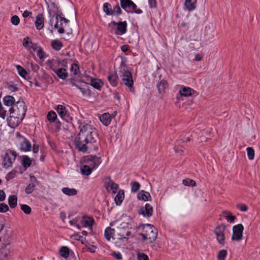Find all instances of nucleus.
Wrapping results in <instances>:
<instances>
[{
	"mask_svg": "<svg viewBox=\"0 0 260 260\" xmlns=\"http://www.w3.org/2000/svg\"><path fill=\"white\" fill-rule=\"evenodd\" d=\"M119 76L121 79V84H124L125 86L131 88L134 84V81L131 73L126 67H121L119 70Z\"/></svg>",
	"mask_w": 260,
	"mask_h": 260,
	"instance_id": "obj_5",
	"label": "nucleus"
},
{
	"mask_svg": "<svg viewBox=\"0 0 260 260\" xmlns=\"http://www.w3.org/2000/svg\"><path fill=\"white\" fill-rule=\"evenodd\" d=\"M103 9L104 12L107 15H112V8L111 7V6L107 3H105L103 5Z\"/></svg>",
	"mask_w": 260,
	"mask_h": 260,
	"instance_id": "obj_35",
	"label": "nucleus"
},
{
	"mask_svg": "<svg viewBox=\"0 0 260 260\" xmlns=\"http://www.w3.org/2000/svg\"><path fill=\"white\" fill-rule=\"evenodd\" d=\"M90 84L92 87L98 90H100L103 86V82L99 79H91Z\"/></svg>",
	"mask_w": 260,
	"mask_h": 260,
	"instance_id": "obj_26",
	"label": "nucleus"
},
{
	"mask_svg": "<svg viewBox=\"0 0 260 260\" xmlns=\"http://www.w3.org/2000/svg\"><path fill=\"white\" fill-rule=\"evenodd\" d=\"M150 7L151 8H155L157 6L156 0H149L148 1Z\"/></svg>",
	"mask_w": 260,
	"mask_h": 260,
	"instance_id": "obj_57",
	"label": "nucleus"
},
{
	"mask_svg": "<svg viewBox=\"0 0 260 260\" xmlns=\"http://www.w3.org/2000/svg\"><path fill=\"white\" fill-rule=\"evenodd\" d=\"M6 88L10 92H15L18 90L17 85L12 82L8 83Z\"/></svg>",
	"mask_w": 260,
	"mask_h": 260,
	"instance_id": "obj_39",
	"label": "nucleus"
},
{
	"mask_svg": "<svg viewBox=\"0 0 260 260\" xmlns=\"http://www.w3.org/2000/svg\"><path fill=\"white\" fill-rule=\"evenodd\" d=\"M143 232L140 234L144 241L147 243H151L154 242L156 238L157 229L152 225L146 224L143 225Z\"/></svg>",
	"mask_w": 260,
	"mask_h": 260,
	"instance_id": "obj_4",
	"label": "nucleus"
},
{
	"mask_svg": "<svg viewBox=\"0 0 260 260\" xmlns=\"http://www.w3.org/2000/svg\"><path fill=\"white\" fill-rule=\"evenodd\" d=\"M105 231V237L109 241L112 238L122 242L126 241L129 238L134 237L136 226L133 222H126L121 220H115L110 224Z\"/></svg>",
	"mask_w": 260,
	"mask_h": 260,
	"instance_id": "obj_1",
	"label": "nucleus"
},
{
	"mask_svg": "<svg viewBox=\"0 0 260 260\" xmlns=\"http://www.w3.org/2000/svg\"><path fill=\"white\" fill-rule=\"evenodd\" d=\"M193 91L190 87L180 86L179 93L181 96H188L191 95L192 91Z\"/></svg>",
	"mask_w": 260,
	"mask_h": 260,
	"instance_id": "obj_22",
	"label": "nucleus"
},
{
	"mask_svg": "<svg viewBox=\"0 0 260 260\" xmlns=\"http://www.w3.org/2000/svg\"><path fill=\"white\" fill-rule=\"evenodd\" d=\"M92 169L89 165H84L81 167L80 171L81 173L84 175L88 176L90 175L92 172Z\"/></svg>",
	"mask_w": 260,
	"mask_h": 260,
	"instance_id": "obj_31",
	"label": "nucleus"
},
{
	"mask_svg": "<svg viewBox=\"0 0 260 260\" xmlns=\"http://www.w3.org/2000/svg\"><path fill=\"white\" fill-rule=\"evenodd\" d=\"M62 192L68 196H75L77 193V191L75 188H70L69 187H63L61 189Z\"/></svg>",
	"mask_w": 260,
	"mask_h": 260,
	"instance_id": "obj_29",
	"label": "nucleus"
},
{
	"mask_svg": "<svg viewBox=\"0 0 260 260\" xmlns=\"http://www.w3.org/2000/svg\"><path fill=\"white\" fill-rule=\"evenodd\" d=\"M104 185L106 189L109 192L116 193L119 188L118 185L114 182L109 177L104 178Z\"/></svg>",
	"mask_w": 260,
	"mask_h": 260,
	"instance_id": "obj_11",
	"label": "nucleus"
},
{
	"mask_svg": "<svg viewBox=\"0 0 260 260\" xmlns=\"http://www.w3.org/2000/svg\"><path fill=\"white\" fill-rule=\"evenodd\" d=\"M183 184L185 186H194L196 185V182L190 179H186L183 180Z\"/></svg>",
	"mask_w": 260,
	"mask_h": 260,
	"instance_id": "obj_45",
	"label": "nucleus"
},
{
	"mask_svg": "<svg viewBox=\"0 0 260 260\" xmlns=\"http://www.w3.org/2000/svg\"><path fill=\"white\" fill-rule=\"evenodd\" d=\"M16 68L19 75L22 78H25L27 75L26 71L20 65H16Z\"/></svg>",
	"mask_w": 260,
	"mask_h": 260,
	"instance_id": "obj_36",
	"label": "nucleus"
},
{
	"mask_svg": "<svg viewBox=\"0 0 260 260\" xmlns=\"http://www.w3.org/2000/svg\"><path fill=\"white\" fill-rule=\"evenodd\" d=\"M121 7L127 13L141 14L142 11L137 8V6L131 0H120Z\"/></svg>",
	"mask_w": 260,
	"mask_h": 260,
	"instance_id": "obj_8",
	"label": "nucleus"
},
{
	"mask_svg": "<svg viewBox=\"0 0 260 260\" xmlns=\"http://www.w3.org/2000/svg\"><path fill=\"white\" fill-rule=\"evenodd\" d=\"M246 150L248 158L250 160L253 159L254 157V151L253 149L251 147H248Z\"/></svg>",
	"mask_w": 260,
	"mask_h": 260,
	"instance_id": "obj_42",
	"label": "nucleus"
},
{
	"mask_svg": "<svg viewBox=\"0 0 260 260\" xmlns=\"http://www.w3.org/2000/svg\"><path fill=\"white\" fill-rule=\"evenodd\" d=\"M31 14V12H29V11H28L27 10H25L24 11V12L22 14V16L24 17V18H26L27 17H28Z\"/></svg>",
	"mask_w": 260,
	"mask_h": 260,
	"instance_id": "obj_61",
	"label": "nucleus"
},
{
	"mask_svg": "<svg viewBox=\"0 0 260 260\" xmlns=\"http://www.w3.org/2000/svg\"><path fill=\"white\" fill-rule=\"evenodd\" d=\"M39 148L38 145H34L32 147V151L34 153H37L39 151Z\"/></svg>",
	"mask_w": 260,
	"mask_h": 260,
	"instance_id": "obj_62",
	"label": "nucleus"
},
{
	"mask_svg": "<svg viewBox=\"0 0 260 260\" xmlns=\"http://www.w3.org/2000/svg\"><path fill=\"white\" fill-rule=\"evenodd\" d=\"M137 258L138 260H148V257L146 254L140 252L137 253Z\"/></svg>",
	"mask_w": 260,
	"mask_h": 260,
	"instance_id": "obj_52",
	"label": "nucleus"
},
{
	"mask_svg": "<svg viewBox=\"0 0 260 260\" xmlns=\"http://www.w3.org/2000/svg\"><path fill=\"white\" fill-rule=\"evenodd\" d=\"M58 114L59 116L63 119H66V118L68 117V115L67 113V110L62 105H59L57 106L56 109Z\"/></svg>",
	"mask_w": 260,
	"mask_h": 260,
	"instance_id": "obj_18",
	"label": "nucleus"
},
{
	"mask_svg": "<svg viewBox=\"0 0 260 260\" xmlns=\"http://www.w3.org/2000/svg\"><path fill=\"white\" fill-rule=\"evenodd\" d=\"M3 103L5 106L13 107L16 104L15 98L11 95H6L3 98Z\"/></svg>",
	"mask_w": 260,
	"mask_h": 260,
	"instance_id": "obj_21",
	"label": "nucleus"
},
{
	"mask_svg": "<svg viewBox=\"0 0 260 260\" xmlns=\"http://www.w3.org/2000/svg\"><path fill=\"white\" fill-rule=\"evenodd\" d=\"M47 118L48 121L50 122H53L56 119L57 115L55 112L51 111L48 112Z\"/></svg>",
	"mask_w": 260,
	"mask_h": 260,
	"instance_id": "obj_40",
	"label": "nucleus"
},
{
	"mask_svg": "<svg viewBox=\"0 0 260 260\" xmlns=\"http://www.w3.org/2000/svg\"><path fill=\"white\" fill-rule=\"evenodd\" d=\"M237 207L242 212H246L248 210V207L245 204H239L237 205Z\"/></svg>",
	"mask_w": 260,
	"mask_h": 260,
	"instance_id": "obj_55",
	"label": "nucleus"
},
{
	"mask_svg": "<svg viewBox=\"0 0 260 260\" xmlns=\"http://www.w3.org/2000/svg\"><path fill=\"white\" fill-rule=\"evenodd\" d=\"M140 185L137 182L132 183L131 190L133 192H136L140 188Z\"/></svg>",
	"mask_w": 260,
	"mask_h": 260,
	"instance_id": "obj_50",
	"label": "nucleus"
},
{
	"mask_svg": "<svg viewBox=\"0 0 260 260\" xmlns=\"http://www.w3.org/2000/svg\"><path fill=\"white\" fill-rule=\"evenodd\" d=\"M7 111L5 110L0 102V117H2L3 119H5Z\"/></svg>",
	"mask_w": 260,
	"mask_h": 260,
	"instance_id": "obj_51",
	"label": "nucleus"
},
{
	"mask_svg": "<svg viewBox=\"0 0 260 260\" xmlns=\"http://www.w3.org/2000/svg\"><path fill=\"white\" fill-rule=\"evenodd\" d=\"M112 15H118L121 14V11L119 6H115L112 8Z\"/></svg>",
	"mask_w": 260,
	"mask_h": 260,
	"instance_id": "obj_47",
	"label": "nucleus"
},
{
	"mask_svg": "<svg viewBox=\"0 0 260 260\" xmlns=\"http://www.w3.org/2000/svg\"><path fill=\"white\" fill-rule=\"evenodd\" d=\"M243 225L242 224L235 225L233 228L232 240L240 241L243 238Z\"/></svg>",
	"mask_w": 260,
	"mask_h": 260,
	"instance_id": "obj_10",
	"label": "nucleus"
},
{
	"mask_svg": "<svg viewBox=\"0 0 260 260\" xmlns=\"http://www.w3.org/2000/svg\"><path fill=\"white\" fill-rule=\"evenodd\" d=\"M51 46L53 49L57 51L60 50L63 47L61 42L58 40H52L51 41Z\"/></svg>",
	"mask_w": 260,
	"mask_h": 260,
	"instance_id": "obj_30",
	"label": "nucleus"
},
{
	"mask_svg": "<svg viewBox=\"0 0 260 260\" xmlns=\"http://www.w3.org/2000/svg\"><path fill=\"white\" fill-rule=\"evenodd\" d=\"M15 143L22 151L26 152L30 151L31 149V145L29 141L20 134H17Z\"/></svg>",
	"mask_w": 260,
	"mask_h": 260,
	"instance_id": "obj_7",
	"label": "nucleus"
},
{
	"mask_svg": "<svg viewBox=\"0 0 260 260\" xmlns=\"http://www.w3.org/2000/svg\"><path fill=\"white\" fill-rule=\"evenodd\" d=\"M31 159L27 155H23L22 156L21 163L25 168L29 167L31 164Z\"/></svg>",
	"mask_w": 260,
	"mask_h": 260,
	"instance_id": "obj_34",
	"label": "nucleus"
},
{
	"mask_svg": "<svg viewBox=\"0 0 260 260\" xmlns=\"http://www.w3.org/2000/svg\"><path fill=\"white\" fill-rule=\"evenodd\" d=\"M108 80L110 84L115 87L118 83V76L115 73H110L108 77Z\"/></svg>",
	"mask_w": 260,
	"mask_h": 260,
	"instance_id": "obj_23",
	"label": "nucleus"
},
{
	"mask_svg": "<svg viewBox=\"0 0 260 260\" xmlns=\"http://www.w3.org/2000/svg\"><path fill=\"white\" fill-rule=\"evenodd\" d=\"M54 72L61 79H64L68 76V73L66 70L60 68L57 69H53Z\"/></svg>",
	"mask_w": 260,
	"mask_h": 260,
	"instance_id": "obj_28",
	"label": "nucleus"
},
{
	"mask_svg": "<svg viewBox=\"0 0 260 260\" xmlns=\"http://www.w3.org/2000/svg\"><path fill=\"white\" fill-rule=\"evenodd\" d=\"M8 203L11 208H14L17 206V198L16 196H10L8 198Z\"/></svg>",
	"mask_w": 260,
	"mask_h": 260,
	"instance_id": "obj_33",
	"label": "nucleus"
},
{
	"mask_svg": "<svg viewBox=\"0 0 260 260\" xmlns=\"http://www.w3.org/2000/svg\"><path fill=\"white\" fill-rule=\"evenodd\" d=\"M70 70L74 75H77L79 72V68L76 63L71 65Z\"/></svg>",
	"mask_w": 260,
	"mask_h": 260,
	"instance_id": "obj_44",
	"label": "nucleus"
},
{
	"mask_svg": "<svg viewBox=\"0 0 260 260\" xmlns=\"http://www.w3.org/2000/svg\"><path fill=\"white\" fill-rule=\"evenodd\" d=\"M168 86L167 82L164 80H161L157 85L158 92L160 93H164Z\"/></svg>",
	"mask_w": 260,
	"mask_h": 260,
	"instance_id": "obj_27",
	"label": "nucleus"
},
{
	"mask_svg": "<svg viewBox=\"0 0 260 260\" xmlns=\"http://www.w3.org/2000/svg\"><path fill=\"white\" fill-rule=\"evenodd\" d=\"M80 222L83 227L91 229L94 222V219L91 217L83 216L80 219Z\"/></svg>",
	"mask_w": 260,
	"mask_h": 260,
	"instance_id": "obj_15",
	"label": "nucleus"
},
{
	"mask_svg": "<svg viewBox=\"0 0 260 260\" xmlns=\"http://www.w3.org/2000/svg\"><path fill=\"white\" fill-rule=\"evenodd\" d=\"M11 22L14 25H17L20 22L19 18L17 15L13 16L11 18Z\"/></svg>",
	"mask_w": 260,
	"mask_h": 260,
	"instance_id": "obj_49",
	"label": "nucleus"
},
{
	"mask_svg": "<svg viewBox=\"0 0 260 260\" xmlns=\"http://www.w3.org/2000/svg\"><path fill=\"white\" fill-rule=\"evenodd\" d=\"M215 234L218 242L223 245L225 242V235L226 234L225 226L221 224L216 227L215 229Z\"/></svg>",
	"mask_w": 260,
	"mask_h": 260,
	"instance_id": "obj_9",
	"label": "nucleus"
},
{
	"mask_svg": "<svg viewBox=\"0 0 260 260\" xmlns=\"http://www.w3.org/2000/svg\"><path fill=\"white\" fill-rule=\"evenodd\" d=\"M223 214H224V217L226 218V219L228 221H231V222H234V220L236 218L235 216H233L230 214H229L226 211L223 212Z\"/></svg>",
	"mask_w": 260,
	"mask_h": 260,
	"instance_id": "obj_43",
	"label": "nucleus"
},
{
	"mask_svg": "<svg viewBox=\"0 0 260 260\" xmlns=\"http://www.w3.org/2000/svg\"><path fill=\"white\" fill-rule=\"evenodd\" d=\"M21 209L25 214H29L31 212L30 207L27 205H21Z\"/></svg>",
	"mask_w": 260,
	"mask_h": 260,
	"instance_id": "obj_48",
	"label": "nucleus"
},
{
	"mask_svg": "<svg viewBox=\"0 0 260 260\" xmlns=\"http://www.w3.org/2000/svg\"><path fill=\"white\" fill-rule=\"evenodd\" d=\"M34 188H35V185L32 183H30L29 184H28L27 186V187L25 189V192L27 193H30L33 191Z\"/></svg>",
	"mask_w": 260,
	"mask_h": 260,
	"instance_id": "obj_54",
	"label": "nucleus"
},
{
	"mask_svg": "<svg viewBox=\"0 0 260 260\" xmlns=\"http://www.w3.org/2000/svg\"><path fill=\"white\" fill-rule=\"evenodd\" d=\"M6 194L2 190H0V201H3L5 200Z\"/></svg>",
	"mask_w": 260,
	"mask_h": 260,
	"instance_id": "obj_59",
	"label": "nucleus"
},
{
	"mask_svg": "<svg viewBox=\"0 0 260 260\" xmlns=\"http://www.w3.org/2000/svg\"><path fill=\"white\" fill-rule=\"evenodd\" d=\"M16 157V154L15 152L10 151L6 153L3 157V166L6 168L11 167L13 162L15 160Z\"/></svg>",
	"mask_w": 260,
	"mask_h": 260,
	"instance_id": "obj_12",
	"label": "nucleus"
},
{
	"mask_svg": "<svg viewBox=\"0 0 260 260\" xmlns=\"http://www.w3.org/2000/svg\"><path fill=\"white\" fill-rule=\"evenodd\" d=\"M101 158L98 156H90L87 157L86 162L92 169L96 168L101 163Z\"/></svg>",
	"mask_w": 260,
	"mask_h": 260,
	"instance_id": "obj_13",
	"label": "nucleus"
},
{
	"mask_svg": "<svg viewBox=\"0 0 260 260\" xmlns=\"http://www.w3.org/2000/svg\"><path fill=\"white\" fill-rule=\"evenodd\" d=\"M62 22L60 21V19H56V22L54 25V27L58 29L59 34H63L64 32V29L62 27Z\"/></svg>",
	"mask_w": 260,
	"mask_h": 260,
	"instance_id": "obj_38",
	"label": "nucleus"
},
{
	"mask_svg": "<svg viewBox=\"0 0 260 260\" xmlns=\"http://www.w3.org/2000/svg\"><path fill=\"white\" fill-rule=\"evenodd\" d=\"M99 118L101 122L106 126L109 125L111 121V116L108 113L100 115Z\"/></svg>",
	"mask_w": 260,
	"mask_h": 260,
	"instance_id": "obj_20",
	"label": "nucleus"
},
{
	"mask_svg": "<svg viewBox=\"0 0 260 260\" xmlns=\"http://www.w3.org/2000/svg\"><path fill=\"white\" fill-rule=\"evenodd\" d=\"M121 49L122 50V51L125 52L126 51H127L128 49V47L127 45H123L121 46Z\"/></svg>",
	"mask_w": 260,
	"mask_h": 260,
	"instance_id": "obj_64",
	"label": "nucleus"
},
{
	"mask_svg": "<svg viewBox=\"0 0 260 260\" xmlns=\"http://www.w3.org/2000/svg\"><path fill=\"white\" fill-rule=\"evenodd\" d=\"M112 255L117 259H121L122 257L121 253L119 252H113Z\"/></svg>",
	"mask_w": 260,
	"mask_h": 260,
	"instance_id": "obj_56",
	"label": "nucleus"
},
{
	"mask_svg": "<svg viewBox=\"0 0 260 260\" xmlns=\"http://www.w3.org/2000/svg\"><path fill=\"white\" fill-rule=\"evenodd\" d=\"M9 210L8 206L5 203L0 204V212L5 213Z\"/></svg>",
	"mask_w": 260,
	"mask_h": 260,
	"instance_id": "obj_53",
	"label": "nucleus"
},
{
	"mask_svg": "<svg viewBox=\"0 0 260 260\" xmlns=\"http://www.w3.org/2000/svg\"><path fill=\"white\" fill-rule=\"evenodd\" d=\"M48 12L51 18L55 15L56 19L58 20L60 12L58 6L56 4L53 3L48 6Z\"/></svg>",
	"mask_w": 260,
	"mask_h": 260,
	"instance_id": "obj_14",
	"label": "nucleus"
},
{
	"mask_svg": "<svg viewBox=\"0 0 260 260\" xmlns=\"http://www.w3.org/2000/svg\"><path fill=\"white\" fill-rule=\"evenodd\" d=\"M96 247L94 245H89L87 246V250L91 253H94L95 251Z\"/></svg>",
	"mask_w": 260,
	"mask_h": 260,
	"instance_id": "obj_58",
	"label": "nucleus"
},
{
	"mask_svg": "<svg viewBox=\"0 0 260 260\" xmlns=\"http://www.w3.org/2000/svg\"><path fill=\"white\" fill-rule=\"evenodd\" d=\"M109 26L111 28L112 32H114L117 35H122L126 31L127 23L126 21L118 23L112 21L109 24Z\"/></svg>",
	"mask_w": 260,
	"mask_h": 260,
	"instance_id": "obj_6",
	"label": "nucleus"
},
{
	"mask_svg": "<svg viewBox=\"0 0 260 260\" xmlns=\"http://www.w3.org/2000/svg\"><path fill=\"white\" fill-rule=\"evenodd\" d=\"M58 19H60V21H61L63 22H64V23H68V20H67V19L64 18H63L61 16L60 14L59 15V16L58 17Z\"/></svg>",
	"mask_w": 260,
	"mask_h": 260,
	"instance_id": "obj_63",
	"label": "nucleus"
},
{
	"mask_svg": "<svg viewBox=\"0 0 260 260\" xmlns=\"http://www.w3.org/2000/svg\"><path fill=\"white\" fill-rule=\"evenodd\" d=\"M26 109L24 102L18 101L16 104L9 109L10 116L7 119L8 124L12 128L17 126L24 118Z\"/></svg>",
	"mask_w": 260,
	"mask_h": 260,
	"instance_id": "obj_3",
	"label": "nucleus"
},
{
	"mask_svg": "<svg viewBox=\"0 0 260 260\" xmlns=\"http://www.w3.org/2000/svg\"><path fill=\"white\" fill-rule=\"evenodd\" d=\"M35 50L37 51V55L40 59H44L45 57V53L41 48L37 46V49Z\"/></svg>",
	"mask_w": 260,
	"mask_h": 260,
	"instance_id": "obj_46",
	"label": "nucleus"
},
{
	"mask_svg": "<svg viewBox=\"0 0 260 260\" xmlns=\"http://www.w3.org/2000/svg\"><path fill=\"white\" fill-rule=\"evenodd\" d=\"M23 45L29 51L31 49L35 50L37 49V45L34 44L28 38H25L23 39Z\"/></svg>",
	"mask_w": 260,
	"mask_h": 260,
	"instance_id": "obj_19",
	"label": "nucleus"
},
{
	"mask_svg": "<svg viewBox=\"0 0 260 260\" xmlns=\"http://www.w3.org/2000/svg\"><path fill=\"white\" fill-rule=\"evenodd\" d=\"M80 132L76 139V145L80 151L86 152L89 143L95 142L98 137L97 130L89 123L79 120Z\"/></svg>",
	"mask_w": 260,
	"mask_h": 260,
	"instance_id": "obj_2",
	"label": "nucleus"
},
{
	"mask_svg": "<svg viewBox=\"0 0 260 260\" xmlns=\"http://www.w3.org/2000/svg\"><path fill=\"white\" fill-rule=\"evenodd\" d=\"M153 212V208L152 206L149 204H146L144 207H142L139 211V213L142 214L144 217H150L152 215Z\"/></svg>",
	"mask_w": 260,
	"mask_h": 260,
	"instance_id": "obj_16",
	"label": "nucleus"
},
{
	"mask_svg": "<svg viewBox=\"0 0 260 260\" xmlns=\"http://www.w3.org/2000/svg\"><path fill=\"white\" fill-rule=\"evenodd\" d=\"M59 252L61 256L67 258L69 255V249L66 246H63L60 249Z\"/></svg>",
	"mask_w": 260,
	"mask_h": 260,
	"instance_id": "obj_37",
	"label": "nucleus"
},
{
	"mask_svg": "<svg viewBox=\"0 0 260 260\" xmlns=\"http://www.w3.org/2000/svg\"><path fill=\"white\" fill-rule=\"evenodd\" d=\"M197 0H185L184 6L188 11H192L196 9Z\"/></svg>",
	"mask_w": 260,
	"mask_h": 260,
	"instance_id": "obj_25",
	"label": "nucleus"
},
{
	"mask_svg": "<svg viewBox=\"0 0 260 260\" xmlns=\"http://www.w3.org/2000/svg\"><path fill=\"white\" fill-rule=\"evenodd\" d=\"M35 24L38 30H41L43 28L44 25V18L42 14L37 15Z\"/></svg>",
	"mask_w": 260,
	"mask_h": 260,
	"instance_id": "obj_17",
	"label": "nucleus"
},
{
	"mask_svg": "<svg viewBox=\"0 0 260 260\" xmlns=\"http://www.w3.org/2000/svg\"><path fill=\"white\" fill-rule=\"evenodd\" d=\"M124 198V194L123 190H119L115 197V201L117 205H120L123 201Z\"/></svg>",
	"mask_w": 260,
	"mask_h": 260,
	"instance_id": "obj_32",
	"label": "nucleus"
},
{
	"mask_svg": "<svg viewBox=\"0 0 260 260\" xmlns=\"http://www.w3.org/2000/svg\"><path fill=\"white\" fill-rule=\"evenodd\" d=\"M69 222L71 225L76 226L77 229H80V226L78 224H76V221L75 219L70 220Z\"/></svg>",
	"mask_w": 260,
	"mask_h": 260,
	"instance_id": "obj_60",
	"label": "nucleus"
},
{
	"mask_svg": "<svg viewBox=\"0 0 260 260\" xmlns=\"http://www.w3.org/2000/svg\"><path fill=\"white\" fill-rule=\"evenodd\" d=\"M226 255L227 251L223 249L219 251L217 255L218 260H224Z\"/></svg>",
	"mask_w": 260,
	"mask_h": 260,
	"instance_id": "obj_41",
	"label": "nucleus"
},
{
	"mask_svg": "<svg viewBox=\"0 0 260 260\" xmlns=\"http://www.w3.org/2000/svg\"><path fill=\"white\" fill-rule=\"evenodd\" d=\"M137 197L139 200L147 201L151 198V196L148 192L142 190L138 193Z\"/></svg>",
	"mask_w": 260,
	"mask_h": 260,
	"instance_id": "obj_24",
	"label": "nucleus"
}]
</instances>
